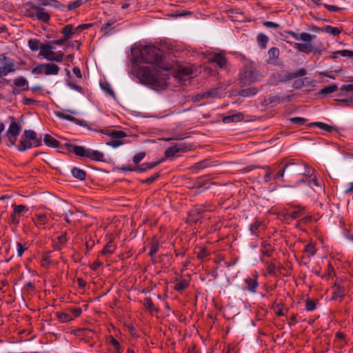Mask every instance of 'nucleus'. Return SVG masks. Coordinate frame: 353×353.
I'll return each instance as SVG.
<instances>
[{"instance_id": "16", "label": "nucleus", "mask_w": 353, "mask_h": 353, "mask_svg": "<svg viewBox=\"0 0 353 353\" xmlns=\"http://www.w3.org/2000/svg\"><path fill=\"white\" fill-rule=\"evenodd\" d=\"M212 207L210 205H196L194 208L190 211L189 215L190 216H194L201 214V213L207 211H212Z\"/></svg>"}, {"instance_id": "15", "label": "nucleus", "mask_w": 353, "mask_h": 353, "mask_svg": "<svg viewBox=\"0 0 353 353\" xmlns=\"http://www.w3.org/2000/svg\"><path fill=\"white\" fill-rule=\"evenodd\" d=\"M257 279L258 276L256 275L253 277H247L244 281L245 286L243 289L244 290H248L252 293H255L259 286Z\"/></svg>"}, {"instance_id": "32", "label": "nucleus", "mask_w": 353, "mask_h": 353, "mask_svg": "<svg viewBox=\"0 0 353 353\" xmlns=\"http://www.w3.org/2000/svg\"><path fill=\"white\" fill-rule=\"evenodd\" d=\"M67 242L66 233L64 232L57 237V241L53 243V248L55 250H61Z\"/></svg>"}, {"instance_id": "7", "label": "nucleus", "mask_w": 353, "mask_h": 353, "mask_svg": "<svg viewBox=\"0 0 353 353\" xmlns=\"http://www.w3.org/2000/svg\"><path fill=\"white\" fill-rule=\"evenodd\" d=\"M101 134H107L112 138V140L108 142L107 145H110L113 148H117L123 144V141L120 139L127 137V134L122 130H101Z\"/></svg>"}, {"instance_id": "58", "label": "nucleus", "mask_w": 353, "mask_h": 353, "mask_svg": "<svg viewBox=\"0 0 353 353\" xmlns=\"http://www.w3.org/2000/svg\"><path fill=\"white\" fill-rule=\"evenodd\" d=\"M339 53H340L341 57H347L353 60V50H341Z\"/></svg>"}, {"instance_id": "42", "label": "nucleus", "mask_w": 353, "mask_h": 353, "mask_svg": "<svg viewBox=\"0 0 353 353\" xmlns=\"http://www.w3.org/2000/svg\"><path fill=\"white\" fill-rule=\"evenodd\" d=\"M56 316L59 321L62 323L69 322L74 319V317L65 312H58L56 313Z\"/></svg>"}, {"instance_id": "57", "label": "nucleus", "mask_w": 353, "mask_h": 353, "mask_svg": "<svg viewBox=\"0 0 353 353\" xmlns=\"http://www.w3.org/2000/svg\"><path fill=\"white\" fill-rule=\"evenodd\" d=\"M28 248L23 245L21 243H17V250L18 256H21L24 252L27 250Z\"/></svg>"}, {"instance_id": "6", "label": "nucleus", "mask_w": 353, "mask_h": 353, "mask_svg": "<svg viewBox=\"0 0 353 353\" xmlns=\"http://www.w3.org/2000/svg\"><path fill=\"white\" fill-rule=\"evenodd\" d=\"M52 49L53 47L49 43L42 44L41 50H40L39 56L50 61L62 62L64 57L63 52L62 51L54 52Z\"/></svg>"}, {"instance_id": "39", "label": "nucleus", "mask_w": 353, "mask_h": 353, "mask_svg": "<svg viewBox=\"0 0 353 353\" xmlns=\"http://www.w3.org/2000/svg\"><path fill=\"white\" fill-rule=\"evenodd\" d=\"M72 174L74 177L81 181L84 180L86 177V172L83 170L79 168H74L72 170Z\"/></svg>"}, {"instance_id": "47", "label": "nucleus", "mask_w": 353, "mask_h": 353, "mask_svg": "<svg viewBox=\"0 0 353 353\" xmlns=\"http://www.w3.org/2000/svg\"><path fill=\"white\" fill-rule=\"evenodd\" d=\"M337 89H338L337 85L334 84V85L322 88L320 90V93L322 94H327L336 92L337 90Z\"/></svg>"}, {"instance_id": "62", "label": "nucleus", "mask_w": 353, "mask_h": 353, "mask_svg": "<svg viewBox=\"0 0 353 353\" xmlns=\"http://www.w3.org/2000/svg\"><path fill=\"white\" fill-rule=\"evenodd\" d=\"M344 296V292L341 289L339 286L337 287V289L334 292L332 298L336 299L337 298H343Z\"/></svg>"}, {"instance_id": "35", "label": "nucleus", "mask_w": 353, "mask_h": 353, "mask_svg": "<svg viewBox=\"0 0 353 353\" xmlns=\"http://www.w3.org/2000/svg\"><path fill=\"white\" fill-rule=\"evenodd\" d=\"M307 74V71L305 68H300L296 71L288 72L286 74L288 79H293L298 77H303Z\"/></svg>"}, {"instance_id": "51", "label": "nucleus", "mask_w": 353, "mask_h": 353, "mask_svg": "<svg viewBox=\"0 0 353 353\" xmlns=\"http://www.w3.org/2000/svg\"><path fill=\"white\" fill-rule=\"evenodd\" d=\"M263 169L265 170L264 180L265 182H269L272 179V174L273 173V170L270 166L268 165L263 167Z\"/></svg>"}, {"instance_id": "33", "label": "nucleus", "mask_w": 353, "mask_h": 353, "mask_svg": "<svg viewBox=\"0 0 353 353\" xmlns=\"http://www.w3.org/2000/svg\"><path fill=\"white\" fill-rule=\"evenodd\" d=\"M174 284V289L177 292H181L189 286V282L185 279H176Z\"/></svg>"}, {"instance_id": "25", "label": "nucleus", "mask_w": 353, "mask_h": 353, "mask_svg": "<svg viewBox=\"0 0 353 353\" xmlns=\"http://www.w3.org/2000/svg\"><path fill=\"white\" fill-rule=\"evenodd\" d=\"M244 118L243 114L241 112H237L231 114L228 116L224 117L223 118V122L225 123H229L231 122H239L242 121Z\"/></svg>"}, {"instance_id": "36", "label": "nucleus", "mask_w": 353, "mask_h": 353, "mask_svg": "<svg viewBox=\"0 0 353 353\" xmlns=\"http://www.w3.org/2000/svg\"><path fill=\"white\" fill-rule=\"evenodd\" d=\"M21 131V126L15 121H12L8 130L6 132V134H9L10 135L18 136Z\"/></svg>"}, {"instance_id": "52", "label": "nucleus", "mask_w": 353, "mask_h": 353, "mask_svg": "<svg viewBox=\"0 0 353 353\" xmlns=\"http://www.w3.org/2000/svg\"><path fill=\"white\" fill-rule=\"evenodd\" d=\"M261 224L262 223L259 220L256 219L254 221V222L253 223H252L250 226V230L252 234H256L257 230H258L259 228L261 225Z\"/></svg>"}, {"instance_id": "21", "label": "nucleus", "mask_w": 353, "mask_h": 353, "mask_svg": "<svg viewBox=\"0 0 353 353\" xmlns=\"http://www.w3.org/2000/svg\"><path fill=\"white\" fill-rule=\"evenodd\" d=\"M161 163V161L150 162V163H144L139 165H136L134 168V170H136V172H145L148 170L152 169L153 168L156 167L157 165H159Z\"/></svg>"}, {"instance_id": "30", "label": "nucleus", "mask_w": 353, "mask_h": 353, "mask_svg": "<svg viewBox=\"0 0 353 353\" xmlns=\"http://www.w3.org/2000/svg\"><path fill=\"white\" fill-rule=\"evenodd\" d=\"M23 135L26 136L30 141H32L34 146L37 147L41 145V140L37 138V134L34 131L28 130H25Z\"/></svg>"}, {"instance_id": "20", "label": "nucleus", "mask_w": 353, "mask_h": 353, "mask_svg": "<svg viewBox=\"0 0 353 353\" xmlns=\"http://www.w3.org/2000/svg\"><path fill=\"white\" fill-rule=\"evenodd\" d=\"M106 341L109 345L113 347V353H123V349L121 347L120 343L113 336L108 335Z\"/></svg>"}, {"instance_id": "14", "label": "nucleus", "mask_w": 353, "mask_h": 353, "mask_svg": "<svg viewBox=\"0 0 353 353\" xmlns=\"http://www.w3.org/2000/svg\"><path fill=\"white\" fill-rule=\"evenodd\" d=\"M190 150V147L184 143L176 144L174 145L169 147L165 151V157L166 158H172L176 154L179 152H184Z\"/></svg>"}, {"instance_id": "3", "label": "nucleus", "mask_w": 353, "mask_h": 353, "mask_svg": "<svg viewBox=\"0 0 353 353\" xmlns=\"http://www.w3.org/2000/svg\"><path fill=\"white\" fill-rule=\"evenodd\" d=\"M285 33L291 35L296 40L303 41L304 43H294L293 46L299 52L309 54L314 50L311 41L316 37L315 35L307 32L297 34L292 30H286Z\"/></svg>"}, {"instance_id": "27", "label": "nucleus", "mask_w": 353, "mask_h": 353, "mask_svg": "<svg viewBox=\"0 0 353 353\" xmlns=\"http://www.w3.org/2000/svg\"><path fill=\"white\" fill-rule=\"evenodd\" d=\"M32 145H34V143L23 134L21 137V140L19 145H17V148L19 151L23 152L27 149L30 148Z\"/></svg>"}, {"instance_id": "5", "label": "nucleus", "mask_w": 353, "mask_h": 353, "mask_svg": "<svg viewBox=\"0 0 353 353\" xmlns=\"http://www.w3.org/2000/svg\"><path fill=\"white\" fill-rule=\"evenodd\" d=\"M261 75L252 63L245 65L243 72L240 75V81L244 85L251 84L259 81Z\"/></svg>"}, {"instance_id": "50", "label": "nucleus", "mask_w": 353, "mask_h": 353, "mask_svg": "<svg viewBox=\"0 0 353 353\" xmlns=\"http://www.w3.org/2000/svg\"><path fill=\"white\" fill-rule=\"evenodd\" d=\"M210 254L208 250L205 248H200L196 252V256L199 259H203Z\"/></svg>"}, {"instance_id": "56", "label": "nucleus", "mask_w": 353, "mask_h": 353, "mask_svg": "<svg viewBox=\"0 0 353 353\" xmlns=\"http://www.w3.org/2000/svg\"><path fill=\"white\" fill-rule=\"evenodd\" d=\"M82 4V0H76L73 2L69 3L67 7L68 10H71L80 7Z\"/></svg>"}, {"instance_id": "55", "label": "nucleus", "mask_w": 353, "mask_h": 353, "mask_svg": "<svg viewBox=\"0 0 353 353\" xmlns=\"http://www.w3.org/2000/svg\"><path fill=\"white\" fill-rule=\"evenodd\" d=\"M92 26V24L91 23H83V24H81L79 26H78L77 27H76L74 29V32H75V34H79L81 33L83 30H85V29H88L89 28H90Z\"/></svg>"}, {"instance_id": "37", "label": "nucleus", "mask_w": 353, "mask_h": 353, "mask_svg": "<svg viewBox=\"0 0 353 353\" xmlns=\"http://www.w3.org/2000/svg\"><path fill=\"white\" fill-rule=\"evenodd\" d=\"M43 141L50 147L57 148L59 145V142L50 134H45Z\"/></svg>"}, {"instance_id": "4", "label": "nucleus", "mask_w": 353, "mask_h": 353, "mask_svg": "<svg viewBox=\"0 0 353 353\" xmlns=\"http://www.w3.org/2000/svg\"><path fill=\"white\" fill-rule=\"evenodd\" d=\"M66 148L79 157H85L92 161H105L104 154L98 150L85 148L81 145L66 144Z\"/></svg>"}, {"instance_id": "63", "label": "nucleus", "mask_w": 353, "mask_h": 353, "mask_svg": "<svg viewBox=\"0 0 353 353\" xmlns=\"http://www.w3.org/2000/svg\"><path fill=\"white\" fill-rule=\"evenodd\" d=\"M101 88H103V90L106 91L110 96L114 97V92L112 90L110 84H108V83L102 84Z\"/></svg>"}, {"instance_id": "64", "label": "nucleus", "mask_w": 353, "mask_h": 353, "mask_svg": "<svg viewBox=\"0 0 353 353\" xmlns=\"http://www.w3.org/2000/svg\"><path fill=\"white\" fill-rule=\"evenodd\" d=\"M68 85L79 92H83V88L81 86L78 85L76 83H74L73 81H68Z\"/></svg>"}, {"instance_id": "8", "label": "nucleus", "mask_w": 353, "mask_h": 353, "mask_svg": "<svg viewBox=\"0 0 353 353\" xmlns=\"http://www.w3.org/2000/svg\"><path fill=\"white\" fill-rule=\"evenodd\" d=\"M292 95L280 94V95H268L265 97L262 102L263 105H276L281 103L289 102L292 100Z\"/></svg>"}, {"instance_id": "61", "label": "nucleus", "mask_w": 353, "mask_h": 353, "mask_svg": "<svg viewBox=\"0 0 353 353\" xmlns=\"http://www.w3.org/2000/svg\"><path fill=\"white\" fill-rule=\"evenodd\" d=\"M290 121H291V123H292L294 124L303 125L305 123L306 119L303 117H297L291 118Z\"/></svg>"}, {"instance_id": "13", "label": "nucleus", "mask_w": 353, "mask_h": 353, "mask_svg": "<svg viewBox=\"0 0 353 353\" xmlns=\"http://www.w3.org/2000/svg\"><path fill=\"white\" fill-rule=\"evenodd\" d=\"M300 166L301 172H296L295 173H299L303 175V178H301L298 182L297 185L305 183V181H307L310 177L312 176L314 174H316V171L314 169L309 167L305 163H301L297 164Z\"/></svg>"}, {"instance_id": "59", "label": "nucleus", "mask_w": 353, "mask_h": 353, "mask_svg": "<svg viewBox=\"0 0 353 353\" xmlns=\"http://www.w3.org/2000/svg\"><path fill=\"white\" fill-rule=\"evenodd\" d=\"M145 152H139L133 157V162L137 165L145 157Z\"/></svg>"}, {"instance_id": "45", "label": "nucleus", "mask_w": 353, "mask_h": 353, "mask_svg": "<svg viewBox=\"0 0 353 353\" xmlns=\"http://www.w3.org/2000/svg\"><path fill=\"white\" fill-rule=\"evenodd\" d=\"M324 31L332 34L333 36H337L341 33V30L339 28L332 27L329 25L325 26Z\"/></svg>"}, {"instance_id": "19", "label": "nucleus", "mask_w": 353, "mask_h": 353, "mask_svg": "<svg viewBox=\"0 0 353 353\" xmlns=\"http://www.w3.org/2000/svg\"><path fill=\"white\" fill-rule=\"evenodd\" d=\"M34 10H36V17L38 20L43 23L49 22L50 15L47 12H46L45 9L39 7H35Z\"/></svg>"}, {"instance_id": "17", "label": "nucleus", "mask_w": 353, "mask_h": 353, "mask_svg": "<svg viewBox=\"0 0 353 353\" xmlns=\"http://www.w3.org/2000/svg\"><path fill=\"white\" fill-rule=\"evenodd\" d=\"M32 220L39 228H43V226L48 222V219L45 214H37L32 218Z\"/></svg>"}, {"instance_id": "1", "label": "nucleus", "mask_w": 353, "mask_h": 353, "mask_svg": "<svg viewBox=\"0 0 353 353\" xmlns=\"http://www.w3.org/2000/svg\"><path fill=\"white\" fill-rule=\"evenodd\" d=\"M134 60L136 63H148L165 71L172 68L169 63L165 61L163 51L153 45L145 46L141 48L139 56L134 58Z\"/></svg>"}, {"instance_id": "24", "label": "nucleus", "mask_w": 353, "mask_h": 353, "mask_svg": "<svg viewBox=\"0 0 353 353\" xmlns=\"http://www.w3.org/2000/svg\"><path fill=\"white\" fill-rule=\"evenodd\" d=\"M280 54V52L279 48L276 47L271 48L268 52V63L269 64H274L276 63V60L278 59Z\"/></svg>"}, {"instance_id": "46", "label": "nucleus", "mask_w": 353, "mask_h": 353, "mask_svg": "<svg viewBox=\"0 0 353 353\" xmlns=\"http://www.w3.org/2000/svg\"><path fill=\"white\" fill-rule=\"evenodd\" d=\"M305 183H307V185H309L311 188L320 186L316 174H314L312 176L310 177V179L305 181Z\"/></svg>"}, {"instance_id": "28", "label": "nucleus", "mask_w": 353, "mask_h": 353, "mask_svg": "<svg viewBox=\"0 0 353 353\" xmlns=\"http://www.w3.org/2000/svg\"><path fill=\"white\" fill-rule=\"evenodd\" d=\"M44 67L46 75H57L60 70L59 67L53 63H44Z\"/></svg>"}, {"instance_id": "2", "label": "nucleus", "mask_w": 353, "mask_h": 353, "mask_svg": "<svg viewBox=\"0 0 353 353\" xmlns=\"http://www.w3.org/2000/svg\"><path fill=\"white\" fill-rule=\"evenodd\" d=\"M137 77L143 84L160 87L164 84V79L160 75L159 69L155 66H141L137 63L134 68Z\"/></svg>"}, {"instance_id": "48", "label": "nucleus", "mask_w": 353, "mask_h": 353, "mask_svg": "<svg viewBox=\"0 0 353 353\" xmlns=\"http://www.w3.org/2000/svg\"><path fill=\"white\" fill-rule=\"evenodd\" d=\"M258 90L254 88H250L245 90H241V95L243 97H249L254 96L257 93Z\"/></svg>"}, {"instance_id": "11", "label": "nucleus", "mask_w": 353, "mask_h": 353, "mask_svg": "<svg viewBox=\"0 0 353 353\" xmlns=\"http://www.w3.org/2000/svg\"><path fill=\"white\" fill-rule=\"evenodd\" d=\"M222 93L219 88H211L203 93H199L196 95H194L192 97V100L194 102H200L204 99H208L210 98H216V97H220L221 96Z\"/></svg>"}, {"instance_id": "38", "label": "nucleus", "mask_w": 353, "mask_h": 353, "mask_svg": "<svg viewBox=\"0 0 353 353\" xmlns=\"http://www.w3.org/2000/svg\"><path fill=\"white\" fill-rule=\"evenodd\" d=\"M42 44L43 43H40L39 40L37 39H30L28 42V47L32 51H37L39 49L41 50Z\"/></svg>"}, {"instance_id": "44", "label": "nucleus", "mask_w": 353, "mask_h": 353, "mask_svg": "<svg viewBox=\"0 0 353 353\" xmlns=\"http://www.w3.org/2000/svg\"><path fill=\"white\" fill-rule=\"evenodd\" d=\"M311 125L317 126L319 128L324 130L327 132H331L334 130V128L323 122H314L310 124Z\"/></svg>"}, {"instance_id": "34", "label": "nucleus", "mask_w": 353, "mask_h": 353, "mask_svg": "<svg viewBox=\"0 0 353 353\" xmlns=\"http://www.w3.org/2000/svg\"><path fill=\"white\" fill-rule=\"evenodd\" d=\"M2 68L8 74L9 73L14 72L17 70L14 60L12 59H7V61L4 63Z\"/></svg>"}, {"instance_id": "53", "label": "nucleus", "mask_w": 353, "mask_h": 353, "mask_svg": "<svg viewBox=\"0 0 353 353\" xmlns=\"http://www.w3.org/2000/svg\"><path fill=\"white\" fill-rule=\"evenodd\" d=\"M46 68L44 67V63L39 64L34 68H33L32 72L37 74H46Z\"/></svg>"}, {"instance_id": "40", "label": "nucleus", "mask_w": 353, "mask_h": 353, "mask_svg": "<svg viewBox=\"0 0 353 353\" xmlns=\"http://www.w3.org/2000/svg\"><path fill=\"white\" fill-rule=\"evenodd\" d=\"M160 245L159 242L153 239L150 243H149V248H150V252L149 255L150 256L152 257L154 256V254L159 250Z\"/></svg>"}, {"instance_id": "29", "label": "nucleus", "mask_w": 353, "mask_h": 353, "mask_svg": "<svg viewBox=\"0 0 353 353\" xmlns=\"http://www.w3.org/2000/svg\"><path fill=\"white\" fill-rule=\"evenodd\" d=\"M61 33L63 34V37L68 41L75 34L73 25H66L61 29Z\"/></svg>"}, {"instance_id": "41", "label": "nucleus", "mask_w": 353, "mask_h": 353, "mask_svg": "<svg viewBox=\"0 0 353 353\" xmlns=\"http://www.w3.org/2000/svg\"><path fill=\"white\" fill-rule=\"evenodd\" d=\"M269 41L268 37L263 33H260L257 36V42L259 46L262 49H265L267 47L268 42Z\"/></svg>"}, {"instance_id": "26", "label": "nucleus", "mask_w": 353, "mask_h": 353, "mask_svg": "<svg viewBox=\"0 0 353 353\" xmlns=\"http://www.w3.org/2000/svg\"><path fill=\"white\" fill-rule=\"evenodd\" d=\"M56 115L61 119H65V120L70 121H74V122L79 124L80 125H85V121L77 119L74 117H73L70 114H66L63 112H57Z\"/></svg>"}, {"instance_id": "23", "label": "nucleus", "mask_w": 353, "mask_h": 353, "mask_svg": "<svg viewBox=\"0 0 353 353\" xmlns=\"http://www.w3.org/2000/svg\"><path fill=\"white\" fill-rule=\"evenodd\" d=\"M13 84L14 86L18 87L23 91L28 90L29 85L28 80L23 77H19L13 80Z\"/></svg>"}, {"instance_id": "54", "label": "nucleus", "mask_w": 353, "mask_h": 353, "mask_svg": "<svg viewBox=\"0 0 353 353\" xmlns=\"http://www.w3.org/2000/svg\"><path fill=\"white\" fill-rule=\"evenodd\" d=\"M316 301L310 299L306 300L305 302V310L307 311H313L316 309Z\"/></svg>"}, {"instance_id": "49", "label": "nucleus", "mask_w": 353, "mask_h": 353, "mask_svg": "<svg viewBox=\"0 0 353 353\" xmlns=\"http://www.w3.org/2000/svg\"><path fill=\"white\" fill-rule=\"evenodd\" d=\"M144 306L150 312L156 310L152 300L149 297H146L144 299Z\"/></svg>"}, {"instance_id": "9", "label": "nucleus", "mask_w": 353, "mask_h": 353, "mask_svg": "<svg viewBox=\"0 0 353 353\" xmlns=\"http://www.w3.org/2000/svg\"><path fill=\"white\" fill-rule=\"evenodd\" d=\"M280 170L276 172V174L274 176L273 179H283L284 176V173L285 171L291 173H294L296 172H301L300 166L296 165L294 163H288L285 165H283L282 163L279 164Z\"/></svg>"}, {"instance_id": "18", "label": "nucleus", "mask_w": 353, "mask_h": 353, "mask_svg": "<svg viewBox=\"0 0 353 353\" xmlns=\"http://www.w3.org/2000/svg\"><path fill=\"white\" fill-rule=\"evenodd\" d=\"M316 243L310 242L305 246L303 258L310 259L312 256L316 254Z\"/></svg>"}, {"instance_id": "43", "label": "nucleus", "mask_w": 353, "mask_h": 353, "mask_svg": "<svg viewBox=\"0 0 353 353\" xmlns=\"http://www.w3.org/2000/svg\"><path fill=\"white\" fill-rule=\"evenodd\" d=\"M295 208H297L296 210H294L288 214V216L292 219H296L301 216L303 211L305 210L304 207H301L299 205L294 206Z\"/></svg>"}, {"instance_id": "31", "label": "nucleus", "mask_w": 353, "mask_h": 353, "mask_svg": "<svg viewBox=\"0 0 353 353\" xmlns=\"http://www.w3.org/2000/svg\"><path fill=\"white\" fill-rule=\"evenodd\" d=\"M117 249V245L114 243L113 240H110L101 250L102 255L112 254Z\"/></svg>"}, {"instance_id": "22", "label": "nucleus", "mask_w": 353, "mask_h": 353, "mask_svg": "<svg viewBox=\"0 0 353 353\" xmlns=\"http://www.w3.org/2000/svg\"><path fill=\"white\" fill-rule=\"evenodd\" d=\"M274 251V247L268 241H263L261 248V253L266 256H271Z\"/></svg>"}, {"instance_id": "10", "label": "nucleus", "mask_w": 353, "mask_h": 353, "mask_svg": "<svg viewBox=\"0 0 353 353\" xmlns=\"http://www.w3.org/2000/svg\"><path fill=\"white\" fill-rule=\"evenodd\" d=\"M208 61L210 63H216L220 69H228V61L223 51L213 53Z\"/></svg>"}, {"instance_id": "12", "label": "nucleus", "mask_w": 353, "mask_h": 353, "mask_svg": "<svg viewBox=\"0 0 353 353\" xmlns=\"http://www.w3.org/2000/svg\"><path fill=\"white\" fill-rule=\"evenodd\" d=\"M12 207L14 210L10 216V223L17 225L19 223V218L22 213L27 212L28 208L24 205H13Z\"/></svg>"}, {"instance_id": "60", "label": "nucleus", "mask_w": 353, "mask_h": 353, "mask_svg": "<svg viewBox=\"0 0 353 353\" xmlns=\"http://www.w3.org/2000/svg\"><path fill=\"white\" fill-rule=\"evenodd\" d=\"M179 72L183 76H189L192 74V70L188 67H181Z\"/></svg>"}]
</instances>
